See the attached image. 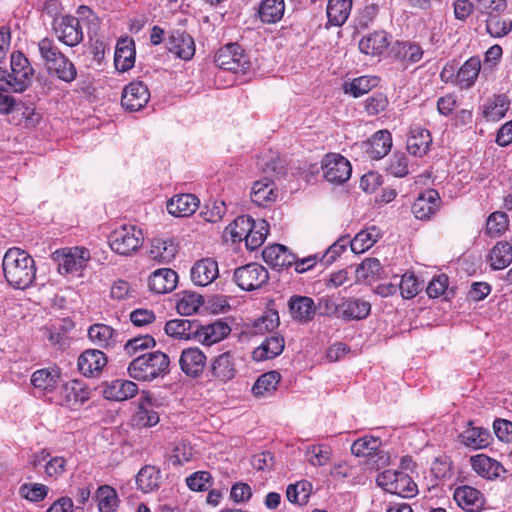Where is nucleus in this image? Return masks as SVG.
Returning a JSON list of instances; mask_svg holds the SVG:
<instances>
[{
  "instance_id": "obj_1",
  "label": "nucleus",
  "mask_w": 512,
  "mask_h": 512,
  "mask_svg": "<svg viewBox=\"0 0 512 512\" xmlns=\"http://www.w3.org/2000/svg\"><path fill=\"white\" fill-rule=\"evenodd\" d=\"M169 363V357L165 353L154 351L133 359L127 370L131 378L150 382L158 377H164L169 372Z\"/></svg>"
},
{
  "instance_id": "obj_2",
  "label": "nucleus",
  "mask_w": 512,
  "mask_h": 512,
  "mask_svg": "<svg viewBox=\"0 0 512 512\" xmlns=\"http://www.w3.org/2000/svg\"><path fill=\"white\" fill-rule=\"evenodd\" d=\"M2 266L8 283L18 289L32 284L36 275L33 258H3Z\"/></svg>"
},
{
  "instance_id": "obj_3",
  "label": "nucleus",
  "mask_w": 512,
  "mask_h": 512,
  "mask_svg": "<svg viewBox=\"0 0 512 512\" xmlns=\"http://www.w3.org/2000/svg\"><path fill=\"white\" fill-rule=\"evenodd\" d=\"M376 482L386 492L402 498L414 497L418 492L416 483L403 471L386 470L377 476Z\"/></svg>"
},
{
  "instance_id": "obj_4",
  "label": "nucleus",
  "mask_w": 512,
  "mask_h": 512,
  "mask_svg": "<svg viewBox=\"0 0 512 512\" xmlns=\"http://www.w3.org/2000/svg\"><path fill=\"white\" fill-rule=\"evenodd\" d=\"M142 230L134 225H123L109 236L111 250L120 256H129L143 244Z\"/></svg>"
},
{
  "instance_id": "obj_5",
  "label": "nucleus",
  "mask_w": 512,
  "mask_h": 512,
  "mask_svg": "<svg viewBox=\"0 0 512 512\" xmlns=\"http://www.w3.org/2000/svg\"><path fill=\"white\" fill-rule=\"evenodd\" d=\"M11 72H8V87L15 93L25 91L32 82L34 70L27 57L20 51H14L10 59Z\"/></svg>"
},
{
  "instance_id": "obj_6",
  "label": "nucleus",
  "mask_w": 512,
  "mask_h": 512,
  "mask_svg": "<svg viewBox=\"0 0 512 512\" xmlns=\"http://www.w3.org/2000/svg\"><path fill=\"white\" fill-rule=\"evenodd\" d=\"M216 65L233 73H245L250 68V61L243 49L236 43L221 47L215 54Z\"/></svg>"
},
{
  "instance_id": "obj_7",
  "label": "nucleus",
  "mask_w": 512,
  "mask_h": 512,
  "mask_svg": "<svg viewBox=\"0 0 512 512\" xmlns=\"http://www.w3.org/2000/svg\"><path fill=\"white\" fill-rule=\"evenodd\" d=\"M269 279L267 269L258 263L243 265L234 271V281L243 290L261 288Z\"/></svg>"
},
{
  "instance_id": "obj_8",
  "label": "nucleus",
  "mask_w": 512,
  "mask_h": 512,
  "mask_svg": "<svg viewBox=\"0 0 512 512\" xmlns=\"http://www.w3.org/2000/svg\"><path fill=\"white\" fill-rule=\"evenodd\" d=\"M323 175L328 182L341 184L347 181L352 172L350 162L340 154H327L322 160Z\"/></svg>"
},
{
  "instance_id": "obj_9",
  "label": "nucleus",
  "mask_w": 512,
  "mask_h": 512,
  "mask_svg": "<svg viewBox=\"0 0 512 512\" xmlns=\"http://www.w3.org/2000/svg\"><path fill=\"white\" fill-rule=\"evenodd\" d=\"M149 99L148 87L141 81H135L125 86L122 92L121 104L125 110L134 112L141 110Z\"/></svg>"
},
{
  "instance_id": "obj_10",
  "label": "nucleus",
  "mask_w": 512,
  "mask_h": 512,
  "mask_svg": "<svg viewBox=\"0 0 512 512\" xmlns=\"http://www.w3.org/2000/svg\"><path fill=\"white\" fill-rule=\"evenodd\" d=\"M58 39L65 45L73 47L83 39V31L80 19L73 16H65L54 26Z\"/></svg>"
},
{
  "instance_id": "obj_11",
  "label": "nucleus",
  "mask_w": 512,
  "mask_h": 512,
  "mask_svg": "<svg viewBox=\"0 0 512 512\" xmlns=\"http://www.w3.org/2000/svg\"><path fill=\"white\" fill-rule=\"evenodd\" d=\"M157 399L150 393H146L139 399L138 408L132 417V422L138 427L155 426L159 420V413L155 411Z\"/></svg>"
},
{
  "instance_id": "obj_12",
  "label": "nucleus",
  "mask_w": 512,
  "mask_h": 512,
  "mask_svg": "<svg viewBox=\"0 0 512 512\" xmlns=\"http://www.w3.org/2000/svg\"><path fill=\"white\" fill-rule=\"evenodd\" d=\"M197 330L196 340L206 346L222 341L231 333V327L222 319L215 320L206 325H201L198 322Z\"/></svg>"
},
{
  "instance_id": "obj_13",
  "label": "nucleus",
  "mask_w": 512,
  "mask_h": 512,
  "mask_svg": "<svg viewBox=\"0 0 512 512\" xmlns=\"http://www.w3.org/2000/svg\"><path fill=\"white\" fill-rule=\"evenodd\" d=\"M440 201V195L435 189H427L415 199L412 213L419 220H428L438 211Z\"/></svg>"
},
{
  "instance_id": "obj_14",
  "label": "nucleus",
  "mask_w": 512,
  "mask_h": 512,
  "mask_svg": "<svg viewBox=\"0 0 512 512\" xmlns=\"http://www.w3.org/2000/svg\"><path fill=\"white\" fill-rule=\"evenodd\" d=\"M178 283V274L170 268L155 270L148 278L149 290L155 294L173 291Z\"/></svg>"
},
{
  "instance_id": "obj_15",
  "label": "nucleus",
  "mask_w": 512,
  "mask_h": 512,
  "mask_svg": "<svg viewBox=\"0 0 512 512\" xmlns=\"http://www.w3.org/2000/svg\"><path fill=\"white\" fill-rule=\"evenodd\" d=\"M453 497L457 504L467 512H479L485 503L483 494L476 488L467 485L457 487Z\"/></svg>"
},
{
  "instance_id": "obj_16",
  "label": "nucleus",
  "mask_w": 512,
  "mask_h": 512,
  "mask_svg": "<svg viewBox=\"0 0 512 512\" xmlns=\"http://www.w3.org/2000/svg\"><path fill=\"white\" fill-rule=\"evenodd\" d=\"M167 49L183 60H190L195 54L193 38L184 31H173L167 40Z\"/></svg>"
},
{
  "instance_id": "obj_17",
  "label": "nucleus",
  "mask_w": 512,
  "mask_h": 512,
  "mask_svg": "<svg viewBox=\"0 0 512 512\" xmlns=\"http://www.w3.org/2000/svg\"><path fill=\"white\" fill-rule=\"evenodd\" d=\"M219 275L215 258H200L191 268V280L197 286H207Z\"/></svg>"
},
{
  "instance_id": "obj_18",
  "label": "nucleus",
  "mask_w": 512,
  "mask_h": 512,
  "mask_svg": "<svg viewBox=\"0 0 512 512\" xmlns=\"http://www.w3.org/2000/svg\"><path fill=\"white\" fill-rule=\"evenodd\" d=\"M212 377L219 382H228L236 376L235 358L230 351L215 357L210 366Z\"/></svg>"
},
{
  "instance_id": "obj_19",
  "label": "nucleus",
  "mask_w": 512,
  "mask_h": 512,
  "mask_svg": "<svg viewBox=\"0 0 512 512\" xmlns=\"http://www.w3.org/2000/svg\"><path fill=\"white\" fill-rule=\"evenodd\" d=\"M106 364V355L97 349L86 350L78 358L80 372L88 377L98 375Z\"/></svg>"
},
{
  "instance_id": "obj_20",
  "label": "nucleus",
  "mask_w": 512,
  "mask_h": 512,
  "mask_svg": "<svg viewBox=\"0 0 512 512\" xmlns=\"http://www.w3.org/2000/svg\"><path fill=\"white\" fill-rule=\"evenodd\" d=\"M181 370L190 377L199 376L206 365L205 354L197 347L184 349L179 359Z\"/></svg>"
},
{
  "instance_id": "obj_21",
  "label": "nucleus",
  "mask_w": 512,
  "mask_h": 512,
  "mask_svg": "<svg viewBox=\"0 0 512 512\" xmlns=\"http://www.w3.org/2000/svg\"><path fill=\"white\" fill-rule=\"evenodd\" d=\"M470 464L477 475L488 480L496 479L500 476L501 472H505L504 467L499 461L485 454L471 456Z\"/></svg>"
},
{
  "instance_id": "obj_22",
  "label": "nucleus",
  "mask_w": 512,
  "mask_h": 512,
  "mask_svg": "<svg viewBox=\"0 0 512 512\" xmlns=\"http://www.w3.org/2000/svg\"><path fill=\"white\" fill-rule=\"evenodd\" d=\"M204 302V297L194 291L184 290L175 294V309L181 316L197 314Z\"/></svg>"
},
{
  "instance_id": "obj_23",
  "label": "nucleus",
  "mask_w": 512,
  "mask_h": 512,
  "mask_svg": "<svg viewBox=\"0 0 512 512\" xmlns=\"http://www.w3.org/2000/svg\"><path fill=\"white\" fill-rule=\"evenodd\" d=\"M432 143V136L429 130L415 125L410 128V135L407 138V150L410 154L424 156Z\"/></svg>"
},
{
  "instance_id": "obj_24",
  "label": "nucleus",
  "mask_w": 512,
  "mask_h": 512,
  "mask_svg": "<svg viewBox=\"0 0 512 512\" xmlns=\"http://www.w3.org/2000/svg\"><path fill=\"white\" fill-rule=\"evenodd\" d=\"M138 392V386L134 382L125 379H116L108 383L104 390V397L113 401H125L134 397Z\"/></svg>"
},
{
  "instance_id": "obj_25",
  "label": "nucleus",
  "mask_w": 512,
  "mask_h": 512,
  "mask_svg": "<svg viewBox=\"0 0 512 512\" xmlns=\"http://www.w3.org/2000/svg\"><path fill=\"white\" fill-rule=\"evenodd\" d=\"M371 311L368 301L358 298H343L340 303L339 317L345 320L365 319Z\"/></svg>"
},
{
  "instance_id": "obj_26",
  "label": "nucleus",
  "mask_w": 512,
  "mask_h": 512,
  "mask_svg": "<svg viewBox=\"0 0 512 512\" xmlns=\"http://www.w3.org/2000/svg\"><path fill=\"white\" fill-rule=\"evenodd\" d=\"M199 205V199L193 194H180L167 202V211L175 217L192 215Z\"/></svg>"
},
{
  "instance_id": "obj_27",
  "label": "nucleus",
  "mask_w": 512,
  "mask_h": 512,
  "mask_svg": "<svg viewBox=\"0 0 512 512\" xmlns=\"http://www.w3.org/2000/svg\"><path fill=\"white\" fill-rule=\"evenodd\" d=\"M289 311L294 320L307 322L316 313V306L312 298L307 296L294 295L288 302Z\"/></svg>"
},
{
  "instance_id": "obj_28",
  "label": "nucleus",
  "mask_w": 512,
  "mask_h": 512,
  "mask_svg": "<svg viewBox=\"0 0 512 512\" xmlns=\"http://www.w3.org/2000/svg\"><path fill=\"white\" fill-rule=\"evenodd\" d=\"M135 63L134 41L128 38L120 39L115 48L114 64L118 71L125 72Z\"/></svg>"
},
{
  "instance_id": "obj_29",
  "label": "nucleus",
  "mask_w": 512,
  "mask_h": 512,
  "mask_svg": "<svg viewBox=\"0 0 512 512\" xmlns=\"http://www.w3.org/2000/svg\"><path fill=\"white\" fill-rule=\"evenodd\" d=\"M392 147V137L389 131L376 132L366 143L365 152L371 159H381L388 154Z\"/></svg>"
},
{
  "instance_id": "obj_30",
  "label": "nucleus",
  "mask_w": 512,
  "mask_h": 512,
  "mask_svg": "<svg viewBox=\"0 0 512 512\" xmlns=\"http://www.w3.org/2000/svg\"><path fill=\"white\" fill-rule=\"evenodd\" d=\"M277 198V191L272 180L264 178L253 183L251 200L260 207L268 206Z\"/></svg>"
},
{
  "instance_id": "obj_31",
  "label": "nucleus",
  "mask_w": 512,
  "mask_h": 512,
  "mask_svg": "<svg viewBox=\"0 0 512 512\" xmlns=\"http://www.w3.org/2000/svg\"><path fill=\"white\" fill-rule=\"evenodd\" d=\"M88 336L95 345L109 349L117 345L119 334L111 326L97 323L90 326Z\"/></svg>"
},
{
  "instance_id": "obj_32",
  "label": "nucleus",
  "mask_w": 512,
  "mask_h": 512,
  "mask_svg": "<svg viewBox=\"0 0 512 512\" xmlns=\"http://www.w3.org/2000/svg\"><path fill=\"white\" fill-rule=\"evenodd\" d=\"M198 321H191L187 319H172L169 320L164 327L165 333L175 339H195L197 335Z\"/></svg>"
},
{
  "instance_id": "obj_33",
  "label": "nucleus",
  "mask_w": 512,
  "mask_h": 512,
  "mask_svg": "<svg viewBox=\"0 0 512 512\" xmlns=\"http://www.w3.org/2000/svg\"><path fill=\"white\" fill-rule=\"evenodd\" d=\"M510 108V100L505 94L495 95L482 106V116L488 122L500 121Z\"/></svg>"
},
{
  "instance_id": "obj_34",
  "label": "nucleus",
  "mask_w": 512,
  "mask_h": 512,
  "mask_svg": "<svg viewBox=\"0 0 512 512\" xmlns=\"http://www.w3.org/2000/svg\"><path fill=\"white\" fill-rule=\"evenodd\" d=\"M284 347V338L281 335L273 334L267 337L263 343L253 351V359L256 361L273 359L283 352Z\"/></svg>"
},
{
  "instance_id": "obj_35",
  "label": "nucleus",
  "mask_w": 512,
  "mask_h": 512,
  "mask_svg": "<svg viewBox=\"0 0 512 512\" xmlns=\"http://www.w3.org/2000/svg\"><path fill=\"white\" fill-rule=\"evenodd\" d=\"M162 482L161 471L155 466L145 465L136 476L138 488L144 493H150L159 489Z\"/></svg>"
},
{
  "instance_id": "obj_36",
  "label": "nucleus",
  "mask_w": 512,
  "mask_h": 512,
  "mask_svg": "<svg viewBox=\"0 0 512 512\" xmlns=\"http://www.w3.org/2000/svg\"><path fill=\"white\" fill-rule=\"evenodd\" d=\"M481 69V61L478 57L469 58L456 73V84L461 88H470L476 81Z\"/></svg>"
},
{
  "instance_id": "obj_37",
  "label": "nucleus",
  "mask_w": 512,
  "mask_h": 512,
  "mask_svg": "<svg viewBox=\"0 0 512 512\" xmlns=\"http://www.w3.org/2000/svg\"><path fill=\"white\" fill-rule=\"evenodd\" d=\"M460 441L466 447L481 449L489 444L490 433L481 427H473L468 423V427L459 435Z\"/></svg>"
},
{
  "instance_id": "obj_38",
  "label": "nucleus",
  "mask_w": 512,
  "mask_h": 512,
  "mask_svg": "<svg viewBox=\"0 0 512 512\" xmlns=\"http://www.w3.org/2000/svg\"><path fill=\"white\" fill-rule=\"evenodd\" d=\"M380 235V230L375 226H371L360 231L352 240H350V251L354 254H362L366 252L377 242Z\"/></svg>"
},
{
  "instance_id": "obj_39",
  "label": "nucleus",
  "mask_w": 512,
  "mask_h": 512,
  "mask_svg": "<svg viewBox=\"0 0 512 512\" xmlns=\"http://www.w3.org/2000/svg\"><path fill=\"white\" fill-rule=\"evenodd\" d=\"M388 45L386 32L375 31L360 40L359 49L364 54L375 56L386 50Z\"/></svg>"
},
{
  "instance_id": "obj_40",
  "label": "nucleus",
  "mask_w": 512,
  "mask_h": 512,
  "mask_svg": "<svg viewBox=\"0 0 512 512\" xmlns=\"http://www.w3.org/2000/svg\"><path fill=\"white\" fill-rule=\"evenodd\" d=\"M185 254L181 242L174 238H153L150 244V256H176Z\"/></svg>"
},
{
  "instance_id": "obj_41",
  "label": "nucleus",
  "mask_w": 512,
  "mask_h": 512,
  "mask_svg": "<svg viewBox=\"0 0 512 512\" xmlns=\"http://www.w3.org/2000/svg\"><path fill=\"white\" fill-rule=\"evenodd\" d=\"M284 0H263L258 8V15L263 23H276L284 15Z\"/></svg>"
},
{
  "instance_id": "obj_42",
  "label": "nucleus",
  "mask_w": 512,
  "mask_h": 512,
  "mask_svg": "<svg viewBox=\"0 0 512 512\" xmlns=\"http://www.w3.org/2000/svg\"><path fill=\"white\" fill-rule=\"evenodd\" d=\"M382 272L383 268L378 258H364L355 270L357 281L368 284L379 279Z\"/></svg>"
},
{
  "instance_id": "obj_43",
  "label": "nucleus",
  "mask_w": 512,
  "mask_h": 512,
  "mask_svg": "<svg viewBox=\"0 0 512 512\" xmlns=\"http://www.w3.org/2000/svg\"><path fill=\"white\" fill-rule=\"evenodd\" d=\"M352 7V0H329L327 17L331 25L341 26L346 22Z\"/></svg>"
},
{
  "instance_id": "obj_44",
  "label": "nucleus",
  "mask_w": 512,
  "mask_h": 512,
  "mask_svg": "<svg viewBox=\"0 0 512 512\" xmlns=\"http://www.w3.org/2000/svg\"><path fill=\"white\" fill-rule=\"evenodd\" d=\"M379 84V78L376 76H361L353 79L351 82H345L343 90L354 98H358Z\"/></svg>"
},
{
  "instance_id": "obj_45",
  "label": "nucleus",
  "mask_w": 512,
  "mask_h": 512,
  "mask_svg": "<svg viewBox=\"0 0 512 512\" xmlns=\"http://www.w3.org/2000/svg\"><path fill=\"white\" fill-rule=\"evenodd\" d=\"M65 403L69 407L83 404L90 398V391L79 381H72L63 388Z\"/></svg>"
},
{
  "instance_id": "obj_46",
  "label": "nucleus",
  "mask_w": 512,
  "mask_h": 512,
  "mask_svg": "<svg viewBox=\"0 0 512 512\" xmlns=\"http://www.w3.org/2000/svg\"><path fill=\"white\" fill-rule=\"evenodd\" d=\"M281 380L277 371H270L262 374L254 383L252 392L256 397H263L272 394Z\"/></svg>"
},
{
  "instance_id": "obj_47",
  "label": "nucleus",
  "mask_w": 512,
  "mask_h": 512,
  "mask_svg": "<svg viewBox=\"0 0 512 512\" xmlns=\"http://www.w3.org/2000/svg\"><path fill=\"white\" fill-rule=\"evenodd\" d=\"M46 69L50 74L68 83L72 82L77 76L76 67L65 55H62V59L53 61Z\"/></svg>"
},
{
  "instance_id": "obj_48",
  "label": "nucleus",
  "mask_w": 512,
  "mask_h": 512,
  "mask_svg": "<svg viewBox=\"0 0 512 512\" xmlns=\"http://www.w3.org/2000/svg\"><path fill=\"white\" fill-rule=\"evenodd\" d=\"M60 374L57 370L40 369L33 373L31 383L37 389L51 392L59 382Z\"/></svg>"
},
{
  "instance_id": "obj_49",
  "label": "nucleus",
  "mask_w": 512,
  "mask_h": 512,
  "mask_svg": "<svg viewBox=\"0 0 512 512\" xmlns=\"http://www.w3.org/2000/svg\"><path fill=\"white\" fill-rule=\"evenodd\" d=\"M96 500L100 512H115L119 503L116 490L109 485H102L97 489Z\"/></svg>"
},
{
  "instance_id": "obj_50",
  "label": "nucleus",
  "mask_w": 512,
  "mask_h": 512,
  "mask_svg": "<svg viewBox=\"0 0 512 512\" xmlns=\"http://www.w3.org/2000/svg\"><path fill=\"white\" fill-rule=\"evenodd\" d=\"M486 31L493 38H501L512 31V20L504 18L499 13L489 15L486 19Z\"/></svg>"
},
{
  "instance_id": "obj_51",
  "label": "nucleus",
  "mask_w": 512,
  "mask_h": 512,
  "mask_svg": "<svg viewBox=\"0 0 512 512\" xmlns=\"http://www.w3.org/2000/svg\"><path fill=\"white\" fill-rule=\"evenodd\" d=\"M381 441L373 436H364L351 445V452L357 457L372 456L380 453Z\"/></svg>"
},
{
  "instance_id": "obj_52",
  "label": "nucleus",
  "mask_w": 512,
  "mask_h": 512,
  "mask_svg": "<svg viewBox=\"0 0 512 512\" xmlns=\"http://www.w3.org/2000/svg\"><path fill=\"white\" fill-rule=\"evenodd\" d=\"M426 292L430 298L445 296V298L448 299L455 294L453 288L449 289V279L446 274L435 275L429 282Z\"/></svg>"
},
{
  "instance_id": "obj_53",
  "label": "nucleus",
  "mask_w": 512,
  "mask_h": 512,
  "mask_svg": "<svg viewBox=\"0 0 512 512\" xmlns=\"http://www.w3.org/2000/svg\"><path fill=\"white\" fill-rule=\"evenodd\" d=\"M312 492V484L308 481H298L290 484L286 490L287 499L294 504H307Z\"/></svg>"
},
{
  "instance_id": "obj_54",
  "label": "nucleus",
  "mask_w": 512,
  "mask_h": 512,
  "mask_svg": "<svg viewBox=\"0 0 512 512\" xmlns=\"http://www.w3.org/2000/svg\"><path fill=\"white\" fill-rule=\"evenodd\" d=\"M254 220L248 216L237 217L227 228L233 243L242 242L246 234L252 230Z\"/></svg>"
},
{
  "instance_id": "obj_55",
  "label": "nucleus",
  "mask_w": 512,
  "mask_h": 512,
  "mask_svg": "<svg viewBox=\"0 0 512 512\" xmlns=\"http://www.w3.org/2000/svg\"><path fill=\"white\" fill-rule=\"evenodd\" d=\"M509 226V219L506 213L496 211L489 215L486 221V232L492 237H497L504 233Z\"/></svg>"
},
{
  "instance_id": "obj_56",
  "label": "nucleus",
  "mask_w": 512,
  "mask_h": 512,
  "mask_svg": "<svg viewBox=\"0 0 512 512\" xmlns=\"http://www.w3.org/2000/svg\"><path fill=\"white\" fill-rule=\"evenodd\" d=\"M255 228L254 223L252 230H250L243 238L245 241V247L249 252H252L261 246L268 234V223L265 220L260 221L258 230Z\"/></svg>"
},
{
  "instance_id": "obj_57",
  "label": "nucleus",
  "mask_w": 512,
  "mask_h": 512,
  "mask_svg": "<svg viewBox=\"0 0 512 512\" xmlns=\"http://www.w3.org/2000/svg\"><path fill=\"white\" fill-rule=\"evenodd\" d=\"M38 51L40 53L41 59L44 62L45 67H47L56 59H62V55H64L59 50L55 42L49 38H43L38 42Z\"/></svg>"
},
{
  "instance_id": "obj_58",
  "label": "nucleus",
  "mask_w": 512,
  "mask_h": 512,
  "mask_svg": "<svg viewBox=\"0 0 512 512\" xmlns=\"http://www.w3.org/2000/svg\"><path fill=\"white\" fill-rule=\"evenodd\" d=\"M421 289V283L413 273H405L402 275L398 284V290H400V294L404 299L414 298Z\"/></svg>"
},
{
  "instance_id": "obj_59",
  "label": "nucleus",
  "mask_w": 512,
  "mask_h": 512,
  "mask_svg": "<svg viewBox=\"0 0 512 512\" xmlns=\"http://www.w3.org/2000/svg\"><path fill=\"white\" fill-rule=\"evenodd\" d=\"M192 457L193 448L190 446V444L185 442H177L174 444L168 460L174 466H181L189 462Z\"/></svg>"
},
{
  "instance_id": "obj_60",
  "label": "nucleus",
  "mask_w": 512,
  "mask_h": 512,
  "mask_svg": "<svg viewBox=\"0 0 512 512\" xmlns=\"http://www.w3.org/2000/svg\"><path fill=\"white\" fill-rule=\"evenodd\" d=\"M155 345H156L155 339L151 335L146 334V335L134 337V338L128 340L124 344V350L128 355L133 356L134 354L138 353L139 351L153 348V347H155Z\"/></svg>"
},
{
  "instance_id": "obj_61",
  "label": "nucleus",
  "mask_w": 512,
  "mask_h": 512,
  "mask_svg": "<svg viewBox=\"0 0 512 512\" xmlns=\"http://www.w3.org/2000/svg\"><path fill=\"white\" fill-rule=\"evenodd\" d=\"M279 315L276 311H270L255 320L253 324L255 334H264L273 331L279 326Z\"/></svg>"
},
{
  "instance_id": "obj_62",
  "label": "nucleus",
  "mask_w": 512,
  "mask_h": 512,
  "mask_svg": "<svg viewBox=\"0 0 512 512\" xmlns=\"http://www.w3.org/2000/svg\"><path fill=\"white\" fill-rule=\"evenodd\" d=\"M48 487L40 483H25L20 487V494L31 502H39L48 494Z\"/></svg>"
},
{
  "instance_id": "obj_63",
  "label": "nucleus",
  "mask_w": 512,
  "mask_h": 512,
  "mask_svg": "<svg viewBox=\"0 0 512 512\" xmlns=\"http://www.w3.org/2000/svg\"><path fill=\"white\" fill-rule=\"evenodd\" d=\"M389 101L385 94L375 93L365 100V111L370 116H376L385 111Z\"/></svg>"
},
{
  "instance_id": "obj_64",
  "label": "nucleus",
  "mask_w": 512,
  "mask_h": 512,
  "mask_svg": "<svg viewBox=\"0 0 512 512\" xmlns=\"http://www.w3.org/2000/svg\"><path fill=\"white\" fill-rule=\"evenodd\" d=\"M330 449L323 445L311 446L307 449L308 461L313 466H324L330 461Z\"/></svg>"
}]
</instances>
